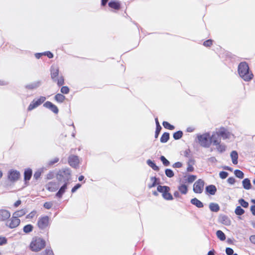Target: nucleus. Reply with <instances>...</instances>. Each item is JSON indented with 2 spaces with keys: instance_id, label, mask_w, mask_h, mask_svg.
<instances>
[{
  "instance_id": "51",
  "label": "nucleus",
  "mask_w": 255,
  "mask_h": 255,
  "mask_svg": "<svg viewBox=\"0 0 255 255\" xmlns=\"http://www.w3.org/2000/svg\"><path fill=\"white\" fill-rule=\"evenodd\" d=\"M213 44V40L212 39H208L203 42V45L205 47H210Z\"/></svg>"
},
{
  "instance_id": "2",
  "label": "nucleus",
  "mask_w": 255,
  "mask_h": 255,
  "mask_svg": "<svg viewBox=\"0 0 255 255\" xmlns=\"http://www.w3.org/2000/svg\"><path fill=\"white\" fill-rule=\"evenodd\" d=\"M46 246L45 241L38 237H35L30 244L29 248L33 252H37L44 249Z\"/></svg>"
},
{
  "instance_id": "9",
  "label": "nucleus",
  "mask_w": 255,
  "mask_h": 255,
  "mask_svg": "<svg viewBox=\"0 0 255 255\" xmlns=\"http://www.w3.org/2000/svg\"><path fill=\"white\" fill-rule=\"evenodd\" d=\"M204 184L205 182L202 179H199L197 180L193 185V190L194 192L198 194L202 193L204 189Z\"/></svg>"
},
{
  "instance_id": "23",
  "label": "nucleus",
  "mask_w": 255,
  "mask_h": 255,
  "mask_svg": "<svg viewBox=\"0 0 255 255\" xmlns=\"http://www.w3.org/2000/svg\"><path fill=\"white\" fill-rule=\"evenodd\" d=\"M205 192L211 195H214L217 192V188L214 185H209L206 187Z\"/></svg>"
},
{
  "instance_id": "14",
  "label": "nucleus",
  "mask_w": 255,
  "mask_h": 255,
  "mask_svg": "<svg viewBox=\"0 0 255 255\" xmlns=\"http://www.w3.org/2000/svg\"><path fill=\"white\" fill-rule=\"evenodd\" d=\"M50 75L51 78L53 81L56 80L58 78L59 73V68L57 66L52 65L50 67Z\"/></svg>"
},
{
  "instance_id": "31",
  "label": "nucleus",
  "mask_w": 255,
  "mask_h": 255,
  "mask_svg": "<svg viewBox=\"0 0 255 255\" xmlns=\"http://www.w3.org/2000/svg\"><path fill=\"white\" fill-rule=\"evenodd\" d=\"M210 210L212 212H217L220 210V206L217 203H211L209 206Z\"/></svg>"
},
{
  "instance_id": "29",
  "label": "nucleus",
  "mask_w": 255,
  "mask_h": 255,
  "mask_svg": "<svg viewBox=\"0 0 255 255\" xmlns=\"http://www.w3.org/2000/svg\"><path fill=\"white\" fill-rule=\"evenodd\" d=\"M146 163L149 167H150L154 171H158L160 169L159 167L156 165L154 161L151 160V159L147 160Z\"/></svg>"
},
{
  "instance_id": "19",
  "label": "nucleus",
  "mask_w": 255,
  "mask_h": 255,
  "mask_svg": "<svg viewBox=\"0 0 255 255\" xmlns=\"http://www.w3.org/2000/svg\"><path fill=\"white\" fill-rule=\"evenodd\" d=\"M219 137L220 135L219 134L218 131L213 132L211 135L210 134V140L211 141V144H218V142H220V141L218 140Z\"/></svg>"
},
{
  "instance_id": "45",
  "label": "nucleus",
  "mask_w": 255,
  "mask_h": 255,
  "mask_svg": "<svg viewBox=\"0 0 255 255\" xmlns=\"http://www.w3.org/2000/svg\"><path fill=\"white\" fill-rule=\"evenodd\" d=\"M165 174L167 177L172 178L174 176V173L173 170L169 168H166L165 170Z\"/></svg>"
},
{
  "instance_id": "53",
  "label": "nucleus",
  "mask_w": 255,
  "mask_h": 255,
  "mask_svg": "<svg viewBox=\"0 0 255 255\" xmlns=\"http://www.w3.org/2000/svg\"><path fill=\"white\" fill-rule=\"evenodd\" d=\"M161 129H162L161 127H156V129H155V135H154L155 138H157L158 137Z\"/></svg>"
},
{
  "instance_id": "1",
  "label": "nucleus",
  "mask_w": 255,
  "mask_h": 255,
  "mask_svg": "<svg viewBox=\"0 0 255 255\" xmlns=\"http://www.w3.org/2000/svg\"><path fill=\"white\" fill-rule=\"evenodd\" d=\"M238 72L240 77L245 81L249 82L253 79L254 75L250 70L248 63L245 61L239 63Z\"/></svg>"
},
{
  "instance_id": "13",
  "label": "nucleus",
  "mask_w": 255,
  "mask_h": 255,
  "mask_svg": "<svg viewBox=\"0 0 255 255\" xmlns=\"http://www.w3.org/2000/svg\"><path fill=\"white\" fill-rule=\"evenodd\" d=\"M43 107L52 112L55 114H57L59 112L58 107L50 101H46L43 104Z\"/></svg>"
},
{
  "instance_id": "64",
  "label": "nucleus",
  "mask_w": 255,
  "mask_h": 255,
  "mask_svg": "<svg viewBox=\"0 0 255 255\" xmlns=\"http://www.w3.org/2000/svg\"><path fill=\"white\" fill-rule=\"evenodd\" d=\"M251 242L255 245V235H252L250 237Z\"/></svg>"
},
{
  "instance_id": "47",
  "label": "nucleus",
  "mask_w": 255,
  "mask_h": 255,
  "mask_svg": "<svg viewBox=\"0 0 255 255\" xmlns=\"http://www.w3.org/2000/svg\"><path fill=\"white\" fill-rule=\"evenodd\" d=\"M197 178V176L195 175H188L186 181L189 183L193 182Z\"/></svg>"
},
{
  "instance_id": "22",
  "label": "nucleus",
  "mask_w": 255,
  "mask_h": 255,
  "mask_svg": "<svg viewBox=\"0 0 255 255\" xmlns=\"http://www.w3.org/2000/svg\"><path fill=\"white\" fill-rule=\"evenodd\" d=\"M68 185V184L67 183H64L63 185L59 188L58 192L56 193V197L59 198H62L63 195L65 193L66 189H67Z\"/></svg>"
},
{
  "instance_id": "24",
  "label": "nucleus",
  "mask_w": 255,
  "mask_h": 255,
  "mask_svg": "<svg viewBox=\"0 0 255 255\" xmlns=\"http://www.w3.org/2000/svg\"><path fill=\"white\" fill-rule=\"evenodd\" d=\"M150 179L151 181H152V183L148 185V187L149 189L154 187L157 185H160L159 184H160V181L159 178L155 176H152L150 178Z\"/></svg>"
},
{
  "instance_id": "18",
  "label": "nucleus",
  "mask_w": 255,
  "mask_h": 255,
  "mask_svg": "<svg viewBox=\"0 0 255 255\" xmlns=\"http://www.w3.org/2000/svg\"><path fill=\"white\" fill-rule=\"evenodd\" d=\"M32 175V170L31 168H28L25 169L24 171V181L25 184H27L31 178Z\"/></svg>"
},
{
  "instance_id": "57",
  "label": "nucleus",
  "mask_w": 255,
  "mask_h": 255,
  "mask_svg": "<svg viewBox=\"0 0 255 255\" xmlns=\"http://www.w3.org/2000/svg\"><path fill=\"white\" fill-rule=\"evenodd\" d=\"M59 160V158L58 157H56L55 158H54L53 159H52L51 160H50L49 162H48V165L49 166H51V165H53V164H54L55 163L58 162Z\"/></svg>"
},
{
  "instance_id": "25",
  "label": "nucleus",
  "mask_w": 255,
  "mask_h": 255,
  "mask_svg": "<svg viewBox=\"0 0 255 255\" xmlns=\"http://www.w3.org/2000/svg\"><path fill=\"white\" fill-rule=\"evenodd\" d=\"M191 203L198 208H201L204 207L203 203L196 198L192 199L190 201Z\"/></svg>"
},
{
  "instance_id": "32",
  "label": "nucleus",
  "mask_w": 255,
  "mask_h": 255,
  "mask_svg": "<svg viewBox=\"0 0 255 255\" xmlns=\"http://www.w3.org/2000/svg\"><path fill=\"white\" fill-rule=\"evenodd\" d=\"M65 99V96H64L63 94L60 93L57 94L54 96L55 100L59 103H62L64 101Z\"/></svg>"
},
{
  "instance_id": "20",
  "label": "nucleus",
  "mask_w": 255,
  "mask_h": 255,
  "mask_svg": "<svg viewBox=\"0 0 255 255\" xmlns=\"http://www.w3.org/2000/svg\"><path fill=\"white\" fill-rule=\"evenodd\" d=\"M46 189L50 192H55L58 189L59 185L55 182H50L46 185Z\"/></svg>"
},
{
  "instance_id": "10",
  "label": "nucleus",
  "mask_w": 255,
  "mask_h": 255,
  "mask_svg": "<svg viewBox=\"0 0 255 255\" xmlns=\"http://www.w3.org/2000/svg\"><path fill=\"white\" fill-rule=\"evenodd\" d=\"M20 223L19 219L16 218L12 215L9 221L7 222L5 225L10 229H14L18 227Z\"/></svg>"
},
{
  "instance_id": "16",
  "label": "nucleus",
  "mask_w": 255,
  "mask_h": 255,
  "mask_svg": "<svg viewBox=\"0 0 255 255\" xmlns=\"http://www.w3.org/2000/svg\"><path fill=\"white\" fill-rule=\"evenodd\" d=\"M10 217V213L5 209L0 210V221H5Z\"/></svg>"
},
{
  "instance_id": "21",
  "label": "nucleus",
  "mask_w": 255,
  "mask_h": 255,
  "mask_svg": "<svg viewBox=\"0 0 255 255\" xmlns=\"http://www.w3.org/2000/svg\"><path fill=\"white\" fill-rule=\"evenodd\" d=\"M108 5L110 7L115 10H119L121 7V2L116 0H110L108 3Z\"/></svg>"
},
{
  "instance_id": "62",
  "label": "nucleus",
  "mask_w": 255,
  "mask_h": 255,
  "mask_svg": "<svg viewBox=\"0 0 255 255\" xmlns=\"http://www.w3.org/2000/svg\"><path fill=\"white\" fill-rule=\"evenodd\" d=\"M54 177V174L53 172H49L46 175V178L47 179H51Z\"/></svg>"
},
{
  "instance_id": "38",
  "label": "nucleus",
  "mask_w": 255,
  "mask_h": 255,
  "mask_svg": "<svg viewBox=\"0 0 255 255\" xmlns=\"http://www.w3.org/2000/svg\"><path fill=\"white\" fill-rule=\"evenodd\" d=\"M216 235L217 238L222 241L226 240V235L221 230H218L216 232Z\"/></svg>"
},
{
  "instance_id": "60",
  "label": "nucleus",
  "mask_w": 255,
  "mask_h": 255,
  "mask_svg": "<svg viewBox=\"0 0 255 255\" xmlns=\"http://www.w3.org/2000/svg\"><path fill=\"white\" fill-rule=\"evenodd\" d=\"M182 166V163L181 162L178 161L175 163H174L172 165L173 168H181Z\"/></svg>"
},
{
  "instance_id": "27",
  "label": "nucleus",
  "mask_w": 255,
  "mask_h": 255,
  "mask_svg": "<svg viewBox=\"0 0 255 255\" xmlns=\"http://www.w3.org/2000/svg\"><path fill=\"white\" fill-rule=\"evenodd\" d=\"M243 186L245 189L249 190L252 188V184L250 180L247 178L242 181Z\"/></svg>"
},
{
  "instance_id": "7",
  "label": "nucleus",
  "mask_w": 255,
  "mask_h": 255,
  "mask_svg": "<svg viewBox=\"0 0 255 255\" xmlns=\"http://www.w3.org/2000/svg\"><path fill=\"white\" fill-rule=\"evenodd\" d=\"M45 100L46 97L44 96H40L37 100H36L35 99H33L28 106L27 108V110L28 111H32V110L35 109L36 108L40 106L41 104H42Z\"/></svg>"
},
{
  "instance_id": "36",
  "label": "nucleus",
  "mask_w": 255,
  "mask_h": 255,
  "mask_svg": "<svg viewBox=\"0 0 255 255\" xmlns=\"http://www.w3.org/2000/svg\"><path fill=\"white\" fill-rule=\"evenodd\" d=\"M39 255H54L51 247H47L44 251L41 252Z\"/></svg>"
},
{
  "instance_id": "30",
  "label": "nucleus",
  "mask_w": 255,
  "mask_h": 255,
  "mask_svg": "<svg viewBox=\"0 0 255 255\" xmlns=\"http://www.w3.org/2000/svg\"><path fill=\"white\" fill-rule=\"evenodd\" d=\"M216 146V149L219 153H223L226 151V146L224 143H221V141L218 142V144H215Z\"/></svg>"
},
{
  "instance_id": "59",
  "label": "nucleus",
  "mask_w": 255,
  "mask_h": 255,
  "mask_svg": "<svg viewBox=\"0 0 255 255\" xmlns=\"http://www.w3.org/2000/svg\"><path fill=\"white\" fill-rule=\"evenodd\" d=\"M44 56H46L50 59L54 57L53 54L49 51L44 52Z\"/></svg>"
},
{
  "instance_id": "6",
  "label": "nucleus",
  "mask_w": 255,
  "mask_h": 255,
  "mask_svg": "<svg viewBox=\"0 0 255 255\" xmlns=\"http://www.w3.org/2000/svg\"><path fill=\"white\" fill-rule=\"evenodd\" d=\"M170 187L167 186L158 185L157 187L158 192L162 193L163 198L166 200H172L173 199V196L169 193Z\"/></svg>"
},
{
  "instance_id": "34",
  "label": "nucleus",
  "mask_w": 255,
  "mask_h": 255,
  "mask_svg": "<svg viewBox=\"0 0 255 255\" xmlns=\"http://www.w3.org/2000/svg\"><path fill=\"white\" fill-rule=\"evenodd\" d=\"M34 229V227L31 224H27L24 226L23 228V231L25 234H29L32 232Z\"/></svg>"
},
{
  "instance_id": "15",
  "label": "nucleus",
  "mask_w": 255,
  "mask_h": 255,
  "mask_svg": "<svg viewBox=\"0 0 255 255\" xmlns=\"http://www.w3.org/2000/svg\"><path fill=\"white\" fill-rule=\"evenodd\" d=\"M220 136L223 139H229L231 136V132L224 127H221L218 131Z\"/></svg>"
},
{
  "instance_id": "28",
  "label": "nucleus",
  "mask_w": 255,
  "mask_h": 255,
  "mask_svg": "<svg viewBox=\"0 0 255 255\" xmlns=\"http://www.w3.org/2000/svg\"><path fill=\"white\" fill-rule=\"evenodd\" d=\"M232 162L234 164H238V153L236 150H233L231 152L230 154Z\"/></svg>"
},
{
  "instance_id": "50",
  "label": "nucleus",
  "mask_w": 255,
  "mask_h": 255,
  "mask_svg": "<svg viewBox=\"0 0 255 255\" xmlns=\"http://www.w3.org/2000/svg\"><path fill=\"white\" fill-rule=\"evenodd\" d=\"M228 175L229 173L225 171H220L219 173V176L222 179L226 178L228 176Z\"/></svg>"
},
{
  "instance_id": "54",
  "label": "nucleus",
  "mask_w": 255,
  "mask_h": 255,
  "mask_svg": "<svg viewBox=\"0 0 255 255\" xmlns=\"http://www.w3.org/2000/svg\"><path fill=\"white\" fill-rule=\"evenodd\" d=\"M7 240L4 237H0V246H2L7 244Z\"/></svg>"
},
{
  "instance_id": "26",
  "label": "nucleus",
  "mask_w": 255,
  "mask_h": 255,
  "mask_svg": "<svg viewBox=\"0 0 255 255\" xmlns=\"http://www.w3.org/2000/svg\"><path fill=\"white\" fill-rule=\"evenodd\" d=\"M27 212V209L26 208H24L14 212L13 215L16 218H18L19 217H21L25 215Z\"/></svg>"
},
{
  "instance_id": "3",
  "label": "nucleus",
  "mask_w": 255,
  "mask_h": 255,
  "mask_svg": "<svg viewBox=\"0 0 255 255\" xmlns=\"http://www.w3.org/2000/svg\"><path fill=\"white\" fill-rule=\"evenodd\" d=\"M56 178L59 182H64V183H69V181L71 178V170L67 168L59 170L56 174Z\"/></svg>"
},
{
  "instance_id": "33",
  "label": "nucleus",
  "mask_w": 255,
  "mask_h": 255,
  "mask_svg": "<svg viewBox=\"0 0 255 255\" xmlns=\"http://www.w3.org/2000/svg\"><path fill=\"white\" fill-rule=\"evenodd\" d=\"M169 133L167 132H165L162 134L160 139V141L161 143H166L169 139Z\"/></svg>"
},
{
  "instance_id": "44",
  "label": "nucleus",
  "mask_w": 255,
  "mask_h": 255,
  "mask_svg": "<svg viewBox=\"0 0 255 255\" xmlns=\"http://www.w3.org/2000/svg\"><path fill=\"white\" fill-rule=\"evenodd\" d=\"M234 174L237 177L240 179H243L244 177V172L239 169L235 170Z\"/></svg>"
},
{
  "instance_id": "35",
  "label": "nucleus",
  "mask_w": 255,
  "mask_h": 255,
  "mask_svg": "<svg viewBox=\"0 0 255 255\" xmlns=\"http://www.w3.org/2000/svg\"><path fill=\"white\" fill-rule=\"evenodd\" d=\"M178 189L182 194H186L188 192V186L182 184L178 187Z\"/></svg>"
},
{
  "instance_id": "8",
  "label": "nucleus",
  "mask_w": 255,
  "mask_h": 255,
  "mask_svg": "<svg viewBox=\"0 0 255 255\" xmlns=\"http://www.w3.org/2000/svg\"><path fill=\"white\" fill-rule=\"evenodd\" d=\"M20 176L19 171L15 169H10L7 173V179L11 182L17 181Z\"/></svg>"
},
{
  "instance_id": "61",
  "label": "nucleus",
  "mask_w": 255,
  "mask_h": 255,
  "mask_svg": "<svg viewBox=\"0 0 255 255\" xmlns=\"http://www.w3.org/2000/svg\"><path fill=\"white\" fill-rule=\"evenodd\" d=\"M227 182L229 184L232 185L235 183L236 180L233 177H230L228 178Z\"/></svg>"
},
{
  "instance_id": "46",
  "label": "nucleus",
  "mask_w": 255,
  "mask_h": 255,
  "mask_svg": "<svg viewBox=\"0 0 255 255\" xmlns=\"http://www.w3.org/2000/svg\"><path fill=\"white\" fill-rule=\"evenodd\" d=\"M159 159L164 166H168L170 165V162L165 158L164 156H160Z\"/></svg>"
},
{
  "instance_id": "56",
  "label": "nucleus",
  "mask_w": 255,
  "mask_h": 255,
  "mask_svg": "<svg viewBox=\"0 0 255 255\" xmlns=\"http://www.w3.org/2000/svg\"><path fill=\"white\" fill-rule=\"evenodd\" d=\"M41 175V171L40 170H37L34 173L33 177L36 180L38 179Z\"/></svg>"
},
{
  "instance_id": "49",
  "label": "nucleus",
  "mask_w": 255,
  "mask_h": 255,
  "mask_svg": "<svg viewBox=\"0 0 255 255\" xmlns=\"http://www.w3.org/2000/svg\"><path fill=\"white\" fill-rule=\"evenodd\" d=\"M70 89L68 86H62L60 89V92L63 94H67L69 93Z\"/></svg>"
},
{
  "instance_id": "17",
  "label": "nucleus",
  "mask_w": 255,
  "mask_h": 255,
  "mask_svg": "<svg viewBox=\"0 0 255 255\" xmlns=\"http://www.w3.org/2000/svg\"><path fill=\"white\" fill-rule=\"evenodd\" d=\"M219 221L221 224L226 226L231 225V220L226 215H220L219 217Z\"/></svg>"
},
{
  "instance_id": "39",
  "label": "nucleus",
  "mask_w": 255,
  "mask_h": 255,
  "mask_svg": "<svg viewBox=\"0 0 255 255\" xmlns=\"http://www.w3.org/2000/svg\"><path fill=\"white\" fill-rule=\"evenodd\" d=\"M245 212V211L240 206L236 207L235 210V213L238 216L243 215Z\"/></svg>"
},
{
  "instance_id": "11",
  "label": "nucleus",
  "mask_w": 255,
  "mask_h": 255,
  "mask_svg": "<svg viewBox=\"0 0 255 255\" xmlns=\"http://www.w3.org/2000/svg\"><path fill=\"white\" fill-rule=\"evenodd\" d=\"M68 161L69 165L71 167L74 168H77L79 166V160L78 156L71 155L69 156Z\"/></svg>"
},
{
  "instance_id": "12",
  "label": "nucleus",
  "mask_w": 255,
  "mask_h": 255,
  "mask_svg": "<svg viewBox=\"0 0 255 255\" xmlns=\"http://www.w3.org/2000/svg\"><path fill=\"white\" fill-rule=\"evenodd\" d=\"M42 81L38 80L27 84L24 86V88L27 90H33L37 89L42 85Z\"/></svg>"
},
{
  "instance_id": "52",
  "label": "nucleus",
  "mask_w": 255,
  "mask_h": 255,
  "mask_svg": "<svg viewBox=\"0 0 255 255\" xmlns=\"http://www.w3.org/2000/svg\"><path fill=\"white\" fill-rule=\"evenodd\" d=\"M53 203L52 202H46L43 204V207L46 209H50L52 208Z\"/></svg>"
},
{
  "instance_id": "58",
  "label": "nucleus",
  "mask_w": 255,
  "mask_h": 255,
  "mask_svg": "<svg viewBox=\"0 0 255 255\" xmlns=\"http://www.w3.org/2000/svg\"><path fill=\"white\" fill-rule=\"evenodd\" d=\"M225 252L227 255H233V254H234V250L232 248L229 247H227L226 248Z\"/></svg>"
},
{
  "instance_id": "55",
  "label": "nucleus",
  "mask_w": 255,
  "mask_h": 255,
  "mask_svg": "<svg viewBox=\"0 0 255 255\" xmlns=\"http://www.w3.org/2000/svg\"><path fill=\"white\" fill-rule=\"evenodd\" d=\"M81 187V184L80 183L76 184L71 189L72 193H75L78 189Z\"/></svg>"
},
{
  "instance_id": "4",
  "label": "nucleus",
  "mask_w": 255,
  "mask_h": 255,
  "mask_svg": "<svg viewBox=\"0 0 255 255\" xmlns=\"http://www.w3.org/2000/svg\"><path fill=\"white\" fill-rule=\"evenodd\" d=\"M196 142L204 148H209L211 146L210 140V132H206L203 134H197L196 136Z\"/></svg>"
},
{
  "instance_id": "42",
  "label": "nucleus",
  "mask_w": 255,
  "mask_h": 255,
  "mask_svg": "<svg viewBox=\"0 0 255 255\" xmlns=\"http://www.w3.org/2000/svg\"><path fill=\"white\" fill-rule=\"evenodd\" d=\"M238 202L240 204V206L244 208H247L249 206V203L243 198L240 199L238 200Z\"/></svg>"
},
{
  "instance_id": "63",
  "label": "nucleus",
  "mask_w": 255,
  "mask_h": 255,
  "mask_svg": "<svg viewBox=\"0 0 255 255\" xmlns=\"http://www.w3.org/2000/svg\"><path fill=\"white\" fill-rule=\"evenodd\" d=\"M251 212H252V214L255 216V205H252L251 206L250 208Z\"/></svg>"
},
{
  "instance_id": "43",
  "label": "nucleus",
  "mask_w": 255,
  "mask_h": 255,
  "mask_svg": "<svg viewBox=\"0 0 255 255\" xmlns=\"http://www.w3.org/2000/svg\"><path fill=\"white\" fill-rule=\"evenodd\" d=\"M54 82H57V84L59 87H60L64 84V78L63 76H61L59 78L56 79V80L53 81Z\"/></svg>"
},
{
  "instance_id": "5",
  "label": "nucleus",
  "mask_w": 255,
  "mask_h": 255,
  "mask_svg": "<svg viewBox=\"0 0 255 255\" xmlns=\"http://www.w3.org/2000/svg\"><path fill=\"white\" fill-rule=\"evenodd\" d=\"M50 225V219L48 216H40L37 220V226L40 230L45 231L48 230Z\"/></svg>"
},
{
  "instance_id": "40",
  "label": "nucleus",
  "mask_w": 255,
  "mask_h": 255,
  "mask_svg": "<svg viewBox=\"0 0 255 255\" xmlns=\"http://www.w3.org/2000/svg\"><path fill=\"white\" fill-rule=\"evenodd\" d=\"M183 133L181 130H178L173 134V137L175 140L180 139L183 136Z\"/></svg>"
},
{
  "instance_id": "37",
  "label": "nucleus",
  "mask_w": 255,
  "mask_h": 255,
  "mask_svg": "<svg viewBox=\"0 0 255 255\" xmlns=\"http://www.w3.org/2000/svg\"><path fill=\"white\" fill-rule=\"evenodd\" d=\"M194 160L192 159H190L187 163V169H186V170L187 172H192L194 171V167L192 166V165L191 164V163H192V164H194Z\"/></svg>"
},
{
  "instance_id": "41",
  "label": "nucleus",
  "mask_w": 255,
  "mask_h": 255,
  "mask_svg": "<svg viewBox=\"0 0 255 255\" xmlns=\"http://www.w3.org/2000/svg\"><path fill=\"white\" fill-rule=\"evenodd\" d=\"M162 125L165 128L169 130H173L175 129V127L173 125H171L169 123L166 121H163Z\"/></svg>"
},
{
  "instance_id": "48",
  "label": "nucleus",
  "mask_w": 255,
  "mask_h": 255,
  "mask_svg": "<svg viewBox=\"0 0 255 255\" xmlns=\"http://www.w3.org/2000/svg\"><path fill=\"white\" fill-rule=\"evenodd\" d=\"M36 213L37 212L36 210H33L26 216L25 218L27 219H32L35 217Z\"/></svg>"
}]
</instances>
